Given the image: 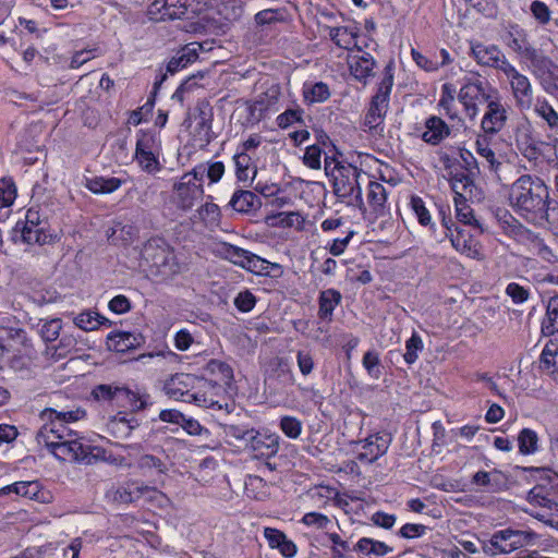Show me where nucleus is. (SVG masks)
<instances>
[{
  "instance_id": "f8f14e48",
  "label": "nucleus",
  "mask_w": 558,
  "mask_h": 558,
  "mask_svg": "<svg viewBox=\"0 0 558 558\" xmlns=\"http://www.w3.org/2000/svg\"><path fill=\"white\" fill-rule=\"evenodd\" d=\"M192 177L182 175L174 184V203L180 209L189 210L203 198V184L192 182Z\"/></svg>"
},
{
  "instance_id": "49530a36",
  "label": "nucleus",
  "mask_w": 558,
  "mask_h": 558,
  "mask_svg": "<svg viewBox=\"0 0 558 558\" xmlns=\"http://www.w3.org/2000/svg\"><path fill=\"white\" fill-rule=\"evenodd\" d=\"M456 216L464 225L481 228L480 222L474 218L472 208L466 204V198L454 199Z\"/></svg>"
},
{
  "instance_id": "8fccbe9b",
  "label": "nucleus",
  "mask_w": 558,
  "mask_h": 558,
  "mask_svg": "<svg viewBox=\"0 0 558 558\" xmlns=\"http://www.w3.org/2000/svg\"><path fill=\"white\" fill-rule=\"evenodd\" d=\"M536 113L546 121L547 125L555 131H558V113L547 101H537L535 105Z\"/></svg>"
},
{
  "instance_id": "864d4df0",
  "label": "nucleus",
  "mask_w": 558,
  "mask_h": 558,
  "mask_svg": "<svg viewBox=\"0 0 558 558\" xmlns=\"http://www.w3.org/2000/svg\"><path fill=\"white\" fill-rule=\"evenodd\" d=\"M456 88L452 84L446 83L441 86V97L439 99V106L442 108L445 113L450 118L454 117L452 107L454 105Z\"/></svg>"
},
{
  "instance_id": "c756f323",
  "label": "nucleus",
  "mask_w": 558,
  "mask_h": 558,
  "mask_svg": "<svg viewBox=\"0 0 558 558\" xmlns=\"http://www.w3.org/2000/svg\"><path fill=\"white\" fill-rule=\"evenodd\" d=\"M197 48L193 44L185 46L167 64V73L174 74L197 59Z\"/></svg>"
},
{
  "instance_id": "9d476101",
  "label": "nucleus",
  "mask_w": 558,
  "mask_h": 558,
  "mask_svg": "<svg viewBox=\"0 0 558 558\" xmlns=\"http://www.w3.org/2000/svg\"><path fill=\"white\" fill-rule=\"evenodd\" d=\"M504 74L510 82L517 106L521 110L531 108L533 101V89L529 77L521 74L511 63L506 65Z\"/></svg>"
},
{
  "instance_id": "a878e982",
  "label": "nucleus",
  "mask_w": 558,
  "mask_h": 558,
  "mask_svg": "<svg viewBox=\"0 0 558 558\" xmlns=\"http://www.w3.org/2000/svg\"><path fill=\"white\" fill-rule=\"evenodd\" d=\"M342 300L341 293L336 289H327L320 292L318 298V316L320 319L331 322L333 310Z\"/></svg>"
},
{
  "instance_id": "c03bdc74",
  "label": "nucleus",
  "mask_w": 558,
  "mask_h": 558,
  "mask_svg": "<svg viewBox=\"0 0 558 558\" xmlns=\"http://www.w3.org/2000/svg\"><path fill=\"white\" fill-rule=\"evenodd\" d=\"M268 265V260L248 251V255L245 260V264L243 265V269L251 271L255 275L265 276L271 274V270H269Z\"/></svg>"
},
{
  "instance_id": "a19ab883",
  "label": "nucleus",
  "mask_w": 558,
  "mask_h": 558,
  "mask_svg": "<svg viewBox=\"0 0 558 558\" xmlns=\"http://www.w3.org/2000/svg\"><path fill=\"white\" fill-rule=\"evenodd\" d=\"M109 323V320L98 313L83 312L74 318V324L82 330L92 331L98 328V326Z\"/></svg>"
},
{
  "instance_id": "4d7b16f0",
  "label": "nucleus",
  "mask_w": 558,
  "mask_h": 558,
  "mask_svg": "<svg viewBox=\"0 0 558 558\" xmlns=\"http://www.w3.org/2000/svg\"><path fill=\"white\" fill-rule=\"evenodd\" d=\"M326 536L332 544L330 546L331 558H347L344 551L350 550L349 543L343 541L337 533H326Z\"/></svg>"
},
{
  "instance_id": "bb28decb",
  "label": "nucleus",
  "mask_w": 558,
  "mask_h": 558,
  "mask_svg": "<svg viewBox=\"0 0 558 558\" xmlns=\"http://www.w3.org/2000/svg\"><path fill=\"white\" fill-rule=\"evenodd\" d=\"M169 458L161 452V456L143 454L138 461L137 466L149 474H166L169 470Z\"/></svg>"
},
{
  "instance_id": "393cba45",
  "label": "nucleus",
  "mask_w": 558,
  "mask_h": 558,
  "mask_svg": "<svg viewBox=\"0 0 558 558\" xmlns=\"http://www.w3.org/2000/svg\"><path fill=\"white\" fill-rule=\"evenodd\" d=\"M374 66L375 60L368 52L350 56L349 58V69L351 74L364 84H366L367 78L373 75Z\"/></svg>"
},
{
  "instance_id": "f257e3e1",
  "label": "nucleus",
  "mask_w": 558,
  "mask_h": 558,
  "mask_svg": "<svg viewBox=\"0 0 558 558\" xmlns=\"http://www.w3.org/2000/svg\"><path fill=\"white\" fill-rule=\"evenodd\" d=\"M509 202L518 215L535 225L549 222L558 211V204L550 201L545 182L529 174L521 175L511 184Z\"/></svg>"
},
{
  "instance_id": "774afa93",
  "label": "nucleus",
  "mask_w": 558,
  "mask_h": 558,
  "mask_svg": "<svg viewBox=\"0 0 558 558\" xmlns=\"http://www.w3.org/2000/svg\"><path fill=\"white\" fill-rule=\"evenodd\" d=\"M546 315L549 322V325L546 326V329L551 328V333L558 332V295L549 299Z\"/></svg>"
},
{
  "instance_id": "39448f33",
  "label": "nucleus",
  "mask_w": 558,
  "mask_h": 558,
  "mask_svg": "<svg viewBox=\"0 0 558 558\" xmlns=\"http://www.w3.org/2000/svg\"><path fill=\"white\" fill-rule=\"evenodd\" d=\"M392 85V74L386 73L378 85L376 94L371 99L363 125L373 135H380L384 131V120L388 110Z\"/></svg>"
},
{
  "instance_id": "7ed1b4c3",
  "label": "nucleus",
  "mask_w": 558,
  "mask_h": 558,
  "mask_svg": "<svg viewBox=\"0 0 558 558\" xmlns=\"http://www.w3.org/2000/svg\"><path fill=\"white\" fill-rule=\"evenodd\" d=\"M92 396L100 402H108L121 408H131L133 411L146 409L153 402L145 392L134 391L126 386L117 384H100L93 388Z\"/></svg>"
},
{
  "instance_id": "6e6d98bb",
  "label": "nucleus",
  "mask_w": 558,
  "mask_h": 558,
  "mask_svg": "<svg viewBox=\"0 0 558 558\" xmlns=\"http://www.w3.org/2000/svg\"><path fill=\"white\" fill-rule=\"evenodd\" d=\"M533 17L541 24L547 25L551 17V11L543 1L534 0L530 5Z\"/></svg>"
},
{
  "instance_id": "1a4fd4ad",
  "label": "nucleus",
  "mask_w": 558,
  "mask_h": 558,
  "mask_svg": "<svg viewBox=\"0 0 558 558\" xmlns=\"http://www.w3.org/2000/svg\"><path fill=\"white\" fill-rule=\"evenodd\" d=\"M58 460H73L92 464L96 456L90 452L92 447L78 441L77 438L54 441L51 446H45Z\"/></svg>"
},
{
  "instance_id": "f704fd0d",
  "label": "nucleus",
  "mask_w": 558,
  "mask_h": 558,
  "mask_svg": "<svg viewBox=\"0 0 558 558\" xmlns=\"http://www.w3.org/2000/svg\"><path fill=\"white\" fill-rule=\"evenodd\" d=\"M14 493L28 499H39L40 485L37 481L16 482L0 489V495Z\"/></svg>"
},
{
  "instance_id": "72a5a7b5",
  "label": "nucleus",
  "mask_w": 558,
  "mask_h": 558,
  "mask_svg": "<svg viewBox=\"0 0 558 558\" xmlns=\"http://www.w3.org/2000/svg\"><path fill=\"white\" fill-rule=\"evenodd\" d=\"M353 550L365 556L373 555L376 557H381L391 553L393 549L384 542L376 541L371 537H362L353 546Z\"/></svg>"
},
{
  "instance_id": "58836bf2",
  "label": "nucleus",
  "mask_w": 558,
  "mask_h": 558,
  "mask_svg": "<svg viewBox=\"0 0 558 558\" xmlns=\"http://www.w3.org/2000/svg\"><path fill=\"white\" fill-rule=\"evenodd\" d=\"M367 199L373 211L377 215H381L385 203L387 201V192L385 186L379 182L369 181Z\"/></svg>"
},
{
  "instance_id": "b1692460",
  "label": "nucleus",
  "mask_w": 558,
  "mask_h": 558,
  "mask_svg": "<svg viewBox=\"0 0 558 558\" xmlns=\"http://www.w3.org/2000/svg\"><path fill=\"white\" fill-rule=\"evenodd\" d=\"M229 206L240 214H251L262 206V202L252 191L236 190L229 202Z\"/></svg>"
},
{
  "instance_id": "3c124183",
  "label": "nucleus",
  "mask_w": 558,
  "mask_h": 558,
  "mask_svg": "<svg viewBox=\"0 0 558 558\" xmlns=\"http://www.w3.org/2000/svg\"><path fill=\"white\" fill-rule=\"evenodd\" d=\"M495 216L506 233L515 234L521 227L519 221L505 208H497Z\"/></svg>"
},
{
  "instance_id": "aec40b11",
  "label": "nucleus",
  "mask_w": 558,
  "mask_h": 558,
  "mask_svg": "<svg viewBox=\"0 0 558 558\" xmlns=\"http://www.w3.org/2000/svg\"><path fill=\"white\" fill-rule=\"evenodd\" d=\"M390 441L391 437L389 435L376 434L367 437L363 446L364 451L357 454V460L368 463L375 462L387 452Z\"/></svg>"
},
{
  "instance_id": "0eeeda50",
  "label": "nucleus",
  "mask_w": 558,
  "mask_h": 558,
  "mask_svg": "<svg viewBox=\"0 0 558 558\" xmlns=\"http://www.w3.org/2000/svg\"><path fill=\"white\" fill-rule=\"evenodd\" d=\"M495 95H498L497 89L489 86L488 83L477 80L465 83L460 88L458 99L463 105L466 114L474 118L480 111L477 102H488Z\"/></svg>"
},
{
  "instance_id": "a211bd4d",
  "label": "nucleus",
  "mask_w": 558,
  "mask_h": 558,
  "mask_svg": "<svg viewBox=\"0 0 558 558\" xmlns=\"http://www.w3.org/2000/svg\"><path fill=\"white\" fill-rule=\"evenodd\" d=\"M507 46L527 60L537 59V50L529 43L526 32L518 24H510L505 37Z\"/></svg>"
},
{
  "instance_id": "a18cd8bd",
  "label": "nucleus",
  "mask_w": 558,
  "mask_h": 558,
  "mask_svg": "<svg viewBox=\"0 0 558 558\" xmlns=\"http://www.w3.org/2000/svg\"><path fill=\"white\" fill-rule=\"evenodd\" d=\"M475 145L477 154L488 162L492 170L497 171L500 162L497 160L494 150L489 147L487 137L478 136Z\"/></svg>"
},
{
  "instance_id": "de8ad7c7",
  "label": "nucleus",
  "mask_w": 558,
  "mask_h": 558,
  "mask_svg": "<svg viewBox=\"0 0 558 558\" xmlns=\"http://www.w3.org/2000/svg\"><path fill=\"white\" fill-rule=\"evenodd\" d=\"M233 159L238 180H248L250 172L252 170V157L245 151H240L234 156Z\"/></svg>"
},
{
  "instance_id": "0e129e2a",
  "label": "nucleus",
  "mask_w": 558,
  "mask_h": 558,
  "mask_svg": "<svg viewBox=\"0 0 558 558\" xmlns=\"http://www.w3.org/2000/svg\"><path fill=\"white\" fill-rule=\"evenodd\" d=\"M296 363L302 375H310L314 369L312 352L310 350H299L296 352Z\"/></svg>"
},
{
  "instance_id": "cd10ccee",
  "label": "nucleus",
  "mask_w": 558,
  "mask_h": 558,
  "mask_svg": "<svg viewBox=\"0 0 558 558\" xmlns=\"http://www.w3.org/2000/svg\"><path fill=\"white\" fill-rule=\"evenodd\" d=\"M450 184L456 194L454 199L476 196L474 192H476L477 189L472 179V174L457 172L451 177Z\"/></svg>"
},
{
  "instance_id": "e2e57ef3",
  "label": "nucleus",
  "mask_w": 558,
  "mask_h": 558,
  "mask_svg": "<svg viewBox=\"0 0 558 558\" xmlns=\"http://www.w3.org/2000/svg\"><path fill=\"white\" fill-rule=\"evenodd\" d=\"M16 197V187L13 182L2 181L0 185V208L9 207Z\"/></svg>"
},
{
  "instance_id": "dca6fc26",
  "label": "nucleus",
  "mask_w": 558,
  "mask_h": 558,
  "mask_svg": "<svg viewBox=\"0 0 558 558\" xmlns=\"http://www.w3.org/2000/svg\"><path fill=\"white\" fill-rule=\"evenodd\" d=\"M149 488L135 481H129L124 485L111 486L105 493V499L110 504H132L137 501Z\"/></svg>"
},
{
  "instance_id": "603ef678",
  "label": "nucleus",
  "mask_w": 558,
  "mask_h": 558,
  "mask_svg": "<svg viewBox=\"0 0 558 558\" xmlns=\"http://www.w3.org/2000/svg\"><path fill=\"white\" fill-rule=\"evenodd\" d=\"M61 329L62 320L53 318L45 322L39 332L45 342H53L59 338Z\"/></svg>"
},
{
  "instance_id": "473e14b6",
  "label": "nucleus",
  "mask_w": 558,
  "mask_h": 558,
  "mask_svg": "<svg viewBox=\"0 0 558 558\" xmlns=\"http://www.w3.org/2000/svg\"><path fill=\"white\" fill-rule=\"evenodd\" d=\"M119 178L94 177L85 179V186L94 194H109L117 191L122 185Z\"/></svg>"
},
{
  "instance_id": "412c9836",
  "label": "nucleus",
  "mask_w": 558,
  "mask_h": 558,
  "mask_svg": "<svg viewBox=\"0 0 558 558\" xmlns=\"http://www.w3.org/2000/svg\"><path fill=\"white\" fill-rule=\"evenodd\" d=\"M223 433L230 445L247 451L253 437H256V429L243 425L225 424Z\"/></svg>"
},
{
  "instance_id": "6ab92c4d",
  "label": "nucleus",
  "mask_w": 558,
  "mask_h": 558,
  "mask_svg": "<svg viewBox=\"0 0 558 558\" xmlns=\"http://www.w3.org/2000/svg\"><path fill=\"white\" fill-rule=\"evenodd\" d=\"M205 372L213 376V378H206V381H209L215 385H219L220 390L215 391V399L221 398L222 392H225V387L230 386L233 379V369L232 367L219 360H210L206 366Z\"/></svg>"
},
{
  "instance_id": "6e6552de",
  "label": "nucleus",
  "mask_w": 558,
  "mask_h": 558,
  "mask_svg": "<svg viewBox=\"0 0 558 558\" xmlns=\"http://www.w3.org/2000/svg\"><path fill=\"white\" fill-rule=\"evenodd\" d=\"M142 258L148 266L154 267L156 272H162L168 267L171 269L170 264L174 259V254L165 239L156 236L144 244Z\"/></svg>"
},
{
  "instance_id": "09e8293b",
  "label": "nucleus",
  "mask_w": 558,
  "mask_h": 558,
  "mask_svg": "<svg viewBox=\"0 0 558 558\" xmlns=\"http://www.w3.org/2000/svg\"><path fill=\"white\" fill-rule=\"evenodd\" d=\"M279 426L282 433L291 439H296L303 429L302 422L299 418L290 415L282 416L280 418Z\"/></svg>"
},
{
  "instance_id": "4468645a",
  "label": "nucleus",
  "mask_w": 558,
  "mask_h": 558,
  "mask_svg": "<svg viewBox=\"0 0 558 558\" xmlns=\"http://www.w3.org/2000/svg\"><path fill=\"white\" fill-rule=\"evenodd\" d=\"M536 472H541V483L535 485L526 496V500L533 505L538 506L542 509H546L549 511H558V502H556L553 498V494L556 492V488H550V484L548 481H544L546 474H551L549 470L546 469H534Z\"/></svg>"
},
{
  "instance_id": "bf43d9fd",
  "label": "nucleus",
  "mask_w": 558,
  "mask_h": 558,
  "mask_svg": "<svg viewBox=\"0 0 558 558\" xmlns=\"http://www.w3.org/2000/svg\"><path fill=\"white\" fill-rule=\"evenodd\" d=\"M362 363L369 376L376 379L380 377L381 372L379 368L378 353L375 351H367L363 356Z\"/></svg>"
},
{
  "instance_id": "5701e85b",
  "label": "nucleus",
  "mask_w": 558,
  "mask_h": 558,
  "mask_svg": "<svg viewBox=\"0 0 558 558\" xmlns=\"http://www.w3.org/2000/svg\"><path fill=\"white\" fill-rule=\"evenodd\" d=\"M426 131L422 134V140L429 145H438L450 135V128L439 117L432 116L425 122Z\"/></svg>"
},
{
  "instance_id": "680f3d73",
  "label": "nucleus",
  "mask_w": 558,
  "mask_h": 558,
  "mask_svg": "<svg viewBox=\"0 0 558 558\" xmlns=\"http://www.w3.org/2000/svg\"><path fill=\"white\" fill-rule=\"evenodd\" d=\"M302 109H288L277 117V124L281 129H287L295 122H303Z\"/></svg>"
},
{
  "instance_id": "4be33fe9",
  "label": "nucleus",
  "mask_w": 558,
  "mask_h": 558,
  "mask_svg": "<svg viewBox=\"0 0 558 558\" xmlns=\"http://www.w3.org/2000/svg\"><path fill=\"white\" fill-rule=\"evenodd\" d=\"M278 438L274 435H265L256 430V437H253L247 451L254 453V458H270L278 452Z\"/></svg>"
},
{
  "instance_id": "052dcab7",
  "label": "nucleus",
  "mask_w": 558,
  "mask_h": 558,
  "mask_svg": "<svg viewBox=\"0 0 558 558\" xmlns=\"http://www.w3.org/2000/svg\"><path fill=\"white\" fill-rule=\"evenodd\" d=\"M256 304V296L250 291L240 292L234 299L235 307L243 313L251 312Z\"/></svg>"
},
{
  "instance_id": "79ce46f5",
  "label": "nucleus",
  "mask_w": 558,
  "mask_h": 558,
  "mask_svg": "<svg viewBox=\"0 0 558 558\" xmlns=\"http://www.w3.org/2000/svg\"><path fill=\"white\" fill-rule=\"evenodd\" d=\"M538 436L531 428H523L518 435L519 451L522 454H532L537 450Z\"/></svg>"
},
{
  "instance_id": "338daca9",
  "label": "nucleus",
  "mask_w": 558,
  "mask_h": 558,
  "mask_svg": "<svg viewBox=\"0 0 558 558\" xmlns=\"http://www.w3.org/2000/svg\"><path fill=\"white\" fill-rule=\"evenodd\" d=\"M506 294L511 298L515 304L525 302L530 296V290L517 282H511L506 288Z\"/></svg>"
},
{
  "instance_id": "ea45409f",
  "label": "nucleus",
  "mask_w": 558,
  "mask_h": 558,
  "mask_svg": "<svg viewBox=\"0 0 558 558\" xmlns=\"http://www.w3.org/2000/svg\"><path fill=\"white\" fill-rule=\"evenodd\" d=\"M303 97L308 104L324 102L330 97V90L324 82L305 83L303 86Z\"/></svg>"
},
{
  "instance_id": "13d9d810",
  "label": "nucleus",
  "mask_w": 558,
  "mask_h": 558,
  "mask_svg": "<svg viewBox=\"0 0 558 558\" xmlns=\"http://www.w3.org/2000/svg\"><path fill=\"white\" fill-rule=\"evenodd\" d=\"M322 153H323V150L319 145L314 144V145L306 147L305 154L303 156L304 165L311 169H320Z\"/></svg>"
},
{
  "instance_id": "c85d7f7f",
  "label": "nucleus",
  "mask_w": 558,
  "mask_h": 558,
  "mask_svg": "<svg viewBox=\"0 0 558 558\" xmlns=\"http://www.w3.org/2000/svg\"><path fill=\"white\" fill-rule=\"evenodd\" d=\"M539 368L558 381V345L550 342L545 345L539 357Z\"/></svg>"
},
{
  "instance_id": "f3484780",
  "label": "nucleus",
  "mask_w": 558,
  "mask_h": 558,
  "mask_svg": "<svg viewBox=\"0 0 558 558\" xmlns=\"http://www.w3.org/2000/svg\"><path fill=\"white\" fill-rule=\"evenodd\" d=\"M507 121V110L497 95L487 102V111L482 119V130L485 134H496L501 131Z\"/></svg>"
},
{
  "instance_id": "4c0bfd02",
  "label": "nucleus",
  "mask_w": 558,
  "mask_h": 558,
  "mask_svg": "<svg viewBox=\"0 0 558 558\" xmlns=\"http://www.w3.org/2000/svg\"><path fill=\"white\" fill-rule=\"evenodd\" d=\"M218 254L220 255L221 258L229 260L233 265L243 268V265L245 264V260L248 255V251L236 245L222 242L219 245Z\"/></svg>"
},
{
  "instance_id": "e433bc0d",
  "label": "nucleus",
  "mask_w": 558,
  "mask_h": 558,
  "mask_svg": "<svg viewBox=\"0 0 558 558\" xmlns=\"http://www.w3.org/2000/svg\"><path fill=\"white\" fill-rule=\"evenodd\" d=\"M519 151L530 161H536L542 156L541 145L529 133H522L517 137Z\"/></svg>"
},
{
  "instance_id": "7c9ffc66",
  "label": "nucleus",
  "mask_w": 558,
  "mask_h": 558,
  "mask_svg": "<svg viewBox=\"0 0 558 558\" xmlns=\"http://www.w3.org/2000/svg\"><path fill=\"white\" fill-rule=\"evenodd\" d=\"M22 240L27 244H38L40 246L47 244H54L60 239L58 234L47 231L45 227L22 228Z\"/></svg>"
},
{
  "instance_id": "9b49d317",
  "label": "nucleus",
  "mask_w": 558,
  "mask_h": 558,
  "mask_svg": "<svg viewBox=\"0 0 558 558\" xmlns=\"http://www.w3.org/2000/svg\"><path fill=\"white\" fill-rule=\"evenodd\" d=\"M160 13V20H183L192 19L197 11L195 0H156L151 10Z\"/></svg>"
},
{
  "instance_id": "ddd939ff",
  "label": "nucleus",
  "mask_w": 558,
  "mask_h": 558,
  "mask_svg": "<svg viewBox=\"0 0 558 558\" xmlns=\"http://www.w3.org/2000/svg\"><path fill=\"white\" fill-rule=\"evenodd\" d=\"M44 425L39 428L36 434V440L38 445L51 446L54 441L69 440L77 438V433L70 428L68 424L62 421L50 417V420H44Z\"/></svg>"
},
{
  "instance_id": "c9c22d12",
  "label": "nucleus",
  "mask_w": 558,
  "mask_h": 558,
  "mask_svg": "<svg viewBox=\"0 0 558 558\" xmlns=\"http://www.w3.org/2000/svg\"><path fill=\"white\" fill-rule=\"evenodd\" d=\"M137 343L136 336L131 332H110L107 337L108 349L117 352H125Z\"/></svg>"
},
{
  "instance_id": "2eb2a0df",
  "label": "nucleus",
  "mask_w": 558,
  "mask_h": 558,
  "mask_svg": "<svg viewBox=\"0 0 558 558\" xmlns=\"http://www.w3.org/2000/svg\"><path fill=\"white\" fill-rule=\"evenodd\" d=\"M471 51L473 58L480 65L505 72L506 65L510 64L504 52L496 45L473 44Z\"/></svg>"
},
{
  "instance_id": "423d86ee",
  "label": "nucleus",
  "mask_w": 558,
  "mask_h": 558,
  "mask_svg": "<svg viewBox=\"0 0 558 558\" xmlns=\"http://www.w3.org/2000/svg\"><path fill=\"white\" fill-rule=\"evenodd\" d=\"M538 535L532 530H519L509 526L496 531L489 539V549L493 555L510 554L517 549L535 545Z\"/></svg>"
},
{
  "instance_id": "69168bd1",
  "label": "nucleus",
  "mask_w": 558,
  "mask_h": 558,
  "mask_svg": "<svg viewBox=\"0 0 558 558\" xmlns=\"http://www.w3.org/2000/svg\"><path fill=\"white\" fill-rule=\"evenodd\" d=\"M201 220L206 223H216L220 218V209L214 203H206L197 210Z\"/></svg>"
},
{
  "instance_id": "20e7f679",
  "label": "nucleus",
  "mask_w": 558,
  "mask_h": 558,
  "mask_svg": "<svg viewBox=\"0 0 558 558\" xmlns=\"http://www.w3.org/2000/svg\"><path fill=\"white\" fill-rule=\"evenodd\" d=\"M362 174L367 175L350 163L339 167L338 172L331 177L335 195L348 205H355L361 208L364 205L360 185Z\"/></svg>"
},
{
  "instance_id": "37998d69",
  "label": "nucleus",
  "mask_w": 558,
  "mask_h": 558,
  "mask_svg": "<svg viewBox=\"0 0 558 558\" xmlns=\"http://www.w3.org/2000/svg\"><path fill=\"white\" fill-rule=\"evenodd\" d=\"M85 411L77 409L75 411H62L59 412L53 409H45L41 412V420H50V417L62 421L65 424L76 422L85 416Z\"/></svg>"
},
{
  "instance_id": "2f4dec72",
  "label": "nucleus",
  "mask_w": 558,
  "mask_h": 558,
  "mask_svg": "<svg viewBox=\"0 0 558 558\" xmlns=\"http://www.w3.org/2000/svg\"><path fill=\"white\" fill-rule=\"evenodd\" d=\"M329 36L339 48L351 50L354 47L359 52L361 51L355 41L357 33L354 28L348 26L330 27Z\"/></svg>"
},
{
  "instance_id": "f03ea898",
  "label": "nucleus",
  "mask_w": 558,
  "mask_h": 558,
  "mask_svg": "<svg viewBox=\"0 0 558 558\" xmlns=\"http://www.w3.org/2000/svg\"><path fill=\"white\" fill-rule=\"evenodd\" d=\"M163 390L171 399L194 403L201 408L213 409L216 411L225 410L231 413L234 403H222L215 399V391H219V385L206 381V378L198 377L187 373H177L167 379L163 384Z\"/></svg>"
},
{
  "instance_id": "5fc2aeb1",
  "label": "nucleus",
  "mask_w": 558,
  "mask_h": 558,
  "mask_svg": "<svg viewBox=\"0 0 558 558\" xmlns=\"http://www.w3.org/2000/svg\"><path fill=\"white\" fill-rule=\"evenodd\" d=\"M422 349V339L416 332H414L405 342V353L403 354L404 361L408 364H413L417 360V352Z\"/></svg>"
}]
</instances>
